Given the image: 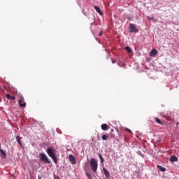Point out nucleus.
Here are the masks:
<instances>
[{"label": "nucleus", "mask_w": 179, "mask_h": 179, "mask_svg": "<svg viewBox=\"0 0 179 179\" xmlns=\"http://www.w3.org/2000/svg\"><path fill=\"white\" fill-rule=\"evenodd\" d=\"M46 153H48L49 157H51L55 164L58 163V161L57 160V156H55V150H54V148L51 147L48 148Z\"/></svg>", "instance_id": "nucleus-1"}, {"label": "nucleus", "mask_w": 179, "mask_h": 179, "mask_svg": "<svg viewBox=\"0 0 179 179\" xmlns=\"http://www.w3.org/2000/svg\"><path fill=\"white\" fill-rule=\"evenodd\" d=\"M39 160L44 163V164H51V160L48 158V156L43 152L39 154Z\"/></svg>", "instance_id": "nucleus-2"}, {"label": "nucleus", "mask_w": 179, "mask_h": 179, "mask_svg": "<svg viewBox=\"0 0 179 179\" xmlns=\"http://www.w3.org/2000/svg\"><path fill=\"white\" fill-rule=\"evenodd\" d=\"M90 164L91 166L92 171H94V173H96V171H97L98 167L97 161H96L95 159H92L90 162Z\"/></svg>", "instance_id": "nucleus-3"}, {"label": "nucleus", "mask_w": 179, "mask_h": 179, "mask_svg": "<svg viewBox=\"0 0 179 179\" xmlns=\"http://www.w3.org/2000/svg\"><path fill=\"white\" fill-rule=\"evenodd\" d=\"M129 29L130 33H138V31H139V29H138V28H136V26H135V24H129Z\"/></svg>", "instance_id": "nucleus-4"}, {"label": "nucleus", "mask_w": 179, "mask_h": 179, "mask_svg": "<svg viewBox=\"0 0 179 179\" xmlns=\"http://www.w3.org/2000/svg\"><path fill=\"white\" fill-rule=\"evenodd\" d=\"M69 159L71 164H76V159L73 155H69Z\"/></svg>", "instance_id": "nucleus-5"}, {"label": "nucleus", "mask_w": 179, "mask_h": 179, "mask_svg": "<svg viewBox=\"0 0 179 179\" xmlns=\"http://www.w3.org/2000/svg\"><path fill=\"white\" fill-rule=\"evenodd\" d=\"M103 171L106 178L109 179L110 178V172L105 167L103 168Z\"/></svg>", "instance_id": "nucleus-6"}, {"label": "nucleus", "mask_w": 179, "mask_h": 179, "mask_svg": "<svg viewBox=\"0 0 179 179\" xmlns=\"http://www.w3.org/2000/svg\"><path fill=\"white\" fill-rule=\"evenodd\" d=\"M18 103H19L20 107H22V108L26 107V103H25L24 100H23V99H20L18 101Z\"/></svg>", "instance_id": "nucleus-7"}, {"label": "nucleus", "mask_w": 179, "mask_h": 179, "mask_svg": "<svg viewBox=\"0 0 179 179\" xmlns=\"http://www.w3.org/2000/svg\"><path fill=\"white\" fill-rule=\"evenodd\" d=\"M156 55H157V50L152 49L150 52V57H156Z\"/></svg>", "instance_id": "nucleus-8"}, {"label": "nucleus", "mask_w": 179, "mask_h": 179, "mask_svg": "<svg viewBox=\"0 0 179 179\" xmlns=\"http://www.w3.org/2000/svg\"><path fill=\"white\" fill-rule=\"evenodd\" d=\"M170 162L174 163V162H178V158L175 155H172L170 158Z\"/></svg>", "instance_id": "nucleus-9"}, {"label": "nucleus", "mask_w": 179, "mask_h": 179, "mask_svg": "<svg viewBox=\"0 0 179 179\" xmlns=\"http://www.w3.org/2000/svg\"><path fill=\"white\" fill-rule=\"evenodd\" d=\"M6 99H8V100H16V98L15 96H13L9 94H6Z\"/></svg>", "instance_id": "nucleus-10"}, {"label": "nucleus", "mask_w": 179, "mask_h": 179, "mask_svg": "<svg viewBox=\"0 0 179 179\" xmlns=\"http://www.w3.org/2000/svg\"><path fill=\"white\" fill-rule=\"evenodd\" d=\"M95 10L97 12V13H99L101 15H103V12H101V10L100 9V8L97 7L96 6H94Z\"/></svg>", "instance_id": "nucleus-11"}, {"label": "nucleus", "mask_w": 179, "mask_h": 179, "mask_svg": "<svg viewBox=\"0 0 179 179\" xmlns=\"http://www.w3.org/2000/svg\"><path fill=\"white\" fill-rule=\"evenodd\" d=\"M102 131H107L108 129V125L107 124H103L101 126Z\"/></svg>", "instance_id": "nucleus-12"}, {"label": "nucleus", "mask_w": 179, "mask_h": 179, "mask_svg": "<svg viewBox=\"0 0 179 179\" xmlns=\"http://www.w3.org/2000/svg\"><path fill=\"white\" fill-rule=\"evenodd\" d=\"M0 155L3 156V159H6V152H5V151H3V150L0 148Z\"/></svg>", "instance_id": "nucleus-13"}, {"label": "nucleus", "mask_w": 179, "mask_h": 179, "mask_svg": "<svg viewBox=\"0 0 179 179\" xmlns=\"http://www.w3.org/2000/svg\"><path fill=\"white\" fill-rule=\"evenodd\" d=\"M157 168L159 169V170H160V171H162L163 173L166 171V168L163 167L161 165H157Z\"/></svg>", "instance_id": "nucleus-14"}, {"label": "nucleus", "mask_w": 179, "mask_h": 179, "mask_svg": "<svg viewBox=\"0 0 179 179\" xmlns=\"http://www.w3.org/2000/svg\"><path fill=\"white\" fill-rule=\"evenodd\" d=\"M155 121L157 122V124L163 125V122L160 121V119H159V117H155Z\"/></svg>", "instance_id": "nucleus-15"}, {"label": "nucleus", "mask_w": 179, "mask_h": 179, "mask_svg": "<svg viewBox=\"0 0 179 179\" xmlns=\"http://www.w3.org/2000/svg\"><path fill=\"white\" fill-rule=\"evenodd\" d=\"M99 159L101 160V163L103 164L104 163V158H103V156L101 155V154H99Z\"/></svg>", "instance_id": "nucleus-16"}, {"label": "nucleus", "mask_w": 179, "mask_h": 179, "mask_svg": "<svg viewBox=\"0 0 179 179\" xmlns=\"http://www.w3.org/2000/svg\"><path fill=\"white\" fill-rule=\"evenodd\" d=\"M16 141L17 143H19V145H22V141H20V138H19V136H16Z\"/></svg>", "instance_id": "nucleus-17"}, {"label": "nucleus", "mask_w": 179, "mask_h": 179, "mask_svg": "<svg viewBox=\"0 0 179 179\" xmlns=\"http://www.w3.org/2000/svg\"><path fill=\"white\" fill-rule=\"evenodd\" d=\"M125 50H126V51H127L128 52H132V50H131V48H129V46L125 47Z\"/></svg>", "instance_id": "nucleus-18"}, {"label": "nucleus", "mask_w": 179, "mask_h": 179, "mask_svg": "<svg viewBox=\"0 0 179 179\" xmlns=\"http://www.w3.org/2000/svg\"><path fill=\"white\" fill-rule=\"evenodd\" d=\"M107 139H108V136L106 134L102 136V140L103 141H107Z\"/></svg>", "instance_id": "nucleus-19"}, {"label": "nucleus", "mask_w": 179, "mask_h": 179, "mask_svg": "<svg viewBox=\"0 0 179 179\" xmlns=\"http://www.w3.org/2000/svg\"><path fill=\"white\" fill-rule=\"evenodd\" d=\"M85 175L87 176L88 179H92V175H90V173H85Z\"/></svg>", "instance_id": "nucleus-20"}, {"label": "nucleus", "mask_w": 179, "mask_h": 179, "mask_svg": "<svg viewBox=\"0 0 179 179\" xmlns=\"http://www.w3.org/2000/svg\"><path fill=\"white\" fill-rule=\"evenodd\" d=\"M147 17H148V19H149L150 20H154L155 22H157V20H155V18H153V17H149V16H148Z\"/></svg>", "instance_id": "nucleus-21"}, {"label": "nucleus", "mask_w": 179, "mask_h": 179, "mask_svg": "<svg viewBox=\"0 0 179 179\" xmlns=\"http://www.w3.org/2000/svg\"><path fill=\"white\" fill-rule=\"evenodd\" d=\"M125 131H127V132H129V134H132V131H131V129L126 128Z\"/></svg>", "instance_id": "nucleus-22"}, {"label": "nucleus", "mask_w": 179, "mask_h": 179, "mask_svg": "<svg viewBox=\"0 0 179 179\" xmlns=\"http://www.w3.org/2000/svg\"><path fill=\"white\" fill-rule=\"evenodd\" d=\"M101 36H103V31H101L99 34V36L101 37Z\"/></svg>", "instance_id": "nucleus-23"}, {"label": "nucleus", "mask_w": 179, "mask_h": 179, "mask_svg": "<svg viewBox=\"0 0 179 179\" xmlns=\"http://www.w3.org/2000/svg\"><path fill=\"white\" fill-rule=\"evenodd\" d=\"M127 19L128 20H132V17H128Z\"/></svg>", "instance_id": "nucleus-24"}, {"label": "nucleus", "mask_w": 179, "mask_h": 179, "mask_svg": "<svg viewBox=\"0 0 179 179\" xmlns=\"http://www.w3.org/2000/svg\"><path fill=\"white\" fill-rule=\"evenodd\" d=\"M113 64H115V61L112 60Z\"/></svg>", "instance_id": "nucleus-25"}, {"label": "nucleus", "mask_w": 179, "mask_h": 179, "mask_svg": "<svg viewBox=\"0 0 179 179\" xmlns=\"http://www.w3.org/2000/svg\"><path fill=\"white\" fill-rule=\"evenodd\" d=\"M176 125H179V122H177V123H176Z\"/></svg>", "instance_id": "nucleus-26"}, {"label": "nucleus", "mask_w": 179, "mask_h": 179, "mask_svg": "<svg viewBox=\"0 0 179 179\" xmlns=\"http://www.w3.org/2000/svg\"><path fill=\"white\" fill-rule=\"evenodd\" d=\"M38 179H41V178H40V177H38Z\"/></svg>", "instance_id": "nucleus-27"}, {"label": "nucleus", "mask_w": 179, "mask_h": 179, "mask_svg": "<svg viewBox=\"0 0 179 179\" xmlns=\"http://www.w3.org/2000/svg\"><path fill=\"white\" fill-rule=\"evenodd\" d=\"M0 148H1V143H0Z\"/></svg>", "instance_id": "nucleus-28"}]
</instances>
